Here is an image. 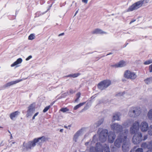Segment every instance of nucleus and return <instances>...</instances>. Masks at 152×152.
I'll return each mask as SVG.
<instances>
[{
    "mask_svg": "<svg viewBox=\"0 0 152 152\" xmlns=\"http://www.w3.org/2000/svg\"><path fill=\"white\" fill-rule=\"evenodd\" d=\"M111 129L114 132L118 133L120 132L118 137L115 140L114 144L117 147H120L123 142L122 149L123 151L126 152L129 150L130 143L127 136L128 133V130L125 129L122 131V126L117 123H113L111 124Z\"/></svg>",
    "mask_w": 152,
    "mask_h": 152,
    "instance_id": "obj_1",
    "label": "nucleus"
},
{
    "mask_svg": "<svg viewBox=\"0 0 152 152\" xmlns=\"http://www.w3.org/2000/svg\"><path fill=\"white\" fill-rule=\"evenodd\" d=\"M85 145L88 148H89L90 152H103V149L105 152L110 151L109 145L107 144L102 145L99 142H97L95 136L93 137L91 141L86 142Z\"/></svg>",
    "mask_w": 152,
    "mask_h": 152,
    "instance_id": "obj_2",
    "label": "nucleus"
},
{
    "mask_svg": "<svg viewBox=\"0 0 152 152\" xmlns=\"http://www.w3.org/2000/svg\"><path fill=\"white\" fill-rule=\"evenodd\" d=\"M139 129V123L138 121H136L133 123L130 128V131L131 134H134L132 138V140L133 142L135 144L139 143L142 140V133L139 132L136 134Z\"/></svg>",
    "mask_w": 152,
    "mask_h": 152,
    "instance_id": "obj_3",
    "label": "nucleus"
},
{
    "mask_svg": "<svg viewBox=\"0 0 152 152\" xmlns=\"http://www.w3.org/2000/svg\"><path fill=\"white\" fill-rule=\"evenodd\" d=\"M97 133L99 135L100 141L102 142L106 140L107 136H108V140L110 143H112L115 139L116 135L115 133L112 132H110L108 134V131L106 129H99Z\"/></svg>",
    "mask_w": 152,
    "mask_h": 152,
    "instance_id": "obj_4",
    "label": "nucleus"
},
{
    "mask_svg": "<svg viewBox=\"0 0 152 152\" xmlns=\"http://www.w3.org/2000/svg\"><path fill=\"white\" fill-rule=\"evenodd\" d=\"M149 0H140L138 1L129 7L127 10L128 12L132 11L137 10L141 7L143 4L148 3Z\"/></svg>",
    "mask_w": 152,
    "mask_h": 152,
    "instance_id": "obj_5",
    "label": "nucleus"
},
{
    "mask_svg": "<svg viewBox=\"0 0 152 152\" xmlns=\"http://www.w3.org/2000/svg\"><path fill=\"white\" fill-rule=\"evenodd\" d=\"M141 113V109L137 107H132L130 109L128 115L131 117H135Z\"/></svg>",
    "mask_w": 152,
    "mask_h": 152,
    "instance_id": "obj_6",
    "label": "nucleus"
},
{
    "mask_svg": "<svg viewBox=\"0 0 152 152\" xmlns=\"http://www.w3.org/2000/svg\"><path fill=\"white\" fill-rule=\"evenodd\" d=\"M111 84V82L110 80H105L99 83L97 86L99 89L102 90L107 88Z\"/></svg>",
    "mask_w": 152,
    "mask_h": 152,
    "instance_id": "obj_7",
    "label": "nucleus"
},
{
    "mask_svg": "<svg viewBox=\"0 0 152 152\" xmlns=\"http://www.w3.org/2000/svg\"><path fill=\"white\" fill-rule=\"evenodd\" d=\"M36 145L34 140L33 141L30 142L28 143L24 142L22 147V150L24 151H26L29 149H31Z\"/></svg>",
    "mask_w": 152,
    "mask_h": 152,
    "instance_id": "obj_8",
    "label": "nucleus"
},
{
    "mask_svg": "<svg viewBox=\"0 0 152 152\" xmlns=\"http://www.w3.org/2000/svg\"><path fill=\"white\" fill-rule=\"evenodd\" d=\"M124 77L127 79L134 80L137 77L136 74L133 72L129 70H126L124 73Z\"/></svg>",
    "mask_w": 152,
    "mask_h": 152,
    "instance_id": "obj_9",
    "label": "nucleus"
},
{
    "mask_svg": "<svg viewBox=\"0 0 152 152\" xmlns=\"http://www.w3.org/2000/svg\"><path fill=\"white\" fill-rule=\"evenodd\" d=\"M86 128H82L75 133L73 138V140L75 142H77L79 137L83 134L86 131Z\"/></svg>",
    "mask_w": 152,
    "mask_h": 152,
    "instance_id": "obj_10",
    "label": "nucleus"
},
{
    "mask_svg": "<svg viewBox=\"0 0 152 152\" xmlns=\"http://www.w3.org/2000/svg\"><path fill=\"white\" fill-rule=\"evenodd\" d=\"M141 131L143 132L147 131L148 129V123L145 121H143L139 125Z\"/></svg>",
    "mask_w": 152,
    "mask_h": 152,
    "instance_id": "obj_11",
    "label": "nucleus"
},
{
    "mask_svg": "<svg viewBox=\"0 0 152 152\" xmlns=\"http://www.w3.org/2000/svg\"><path fill=\"white\" fill-rule=\"evenodd\" d=\"M35 110V108L34 105L33 104L30 105L28 107V110L26 115V116L28 117L31 116L34 112Z\"/></svg>",
    "mask_w": 152,
    "mask_h": 152,
    "instance_id": "obj_12",
    "label": "nucleus"
},
{
    "mask_svg": "<svg viewBox=\"0 0 152 152\" xmlns=\"http://www.w3.org/2000/svg\"><path fill=\"white\" fill-rule=\"evenodd\" d=\"M104 119L102 118L96 122L94 125H92L91 128L92 129V130L91 132L95 130L96 128L102 123Z\"/></svg>",
    "mask_w": 152,
    "mask_h": 152,
    "instance_id": "obj_13",
    "label": "nucleus"
},
{
    "mask_svg": "<svg viewBox=\"0 0 152 152\" xmlns=\"http://www.w3.org/2000/svg\"><path fill=\"white\" fill-rule=\"evenodd\" d=\"M22 81V80L20 79L18 80L15 81H11L4 85L3 86V88L4 89H5L6 88H9L10 87V86L15 84H16Z\"/></svg>",
    "mask_w": 152,
    "mask_h": 152,
    "instance_id": "obj_14",
    "label": "nucleus"
},
{
    "mask_svg": "<svg viewBox=\"0 0 152 152\" xmlns=\"http://www.w3.org/2000/svg\"><path fill=\"white\" fill-rule=\"evenodd\" d=\"M47 140L46 138L44 136L38 138L37 139H35L34 140L36 145V144L38 143L39 145H40L41 143L45 142Z\"/></svg>",
    "mask_w": 152,
    "mask_h": 152,
    "instance_id": "obj_15",
    "label": "nucleus"
},
{
    "mask_svg": "<svg viewBox=\"0 0 152 152\" xmlns=\"http://www.w3.org/2000/svg\"><path fill=\"white\" fill-rule=\"evenodd\" d=\"M126 64V63L125 61H121L118 63L112 65V66L115 67H121L125 66Z\"/></svg>",
    "mask_w": 152,
    "mask_h": 152,
    "instance_id": "obj_16",
    "label": "nucleus"
},
{
    "mask_svg": "<svg viewBox=\"0 0 152 152\" xmlns=\"http://www.w3.org/2000/svg\"><path fill=\"white\" fill-rule=\"evenodd\" d=\"M120 115L121 114L119 113H117L114 114L113 117L112 121L113 122L115 120L119 121L120 119Z\"/></svg>",
    "mask_w": 152,
    "mask_h": 152,
    "instance_id": "obj_17",
    "label": "nucleus"
},
{
    "mask_svg": "<svg viewBox=\"0 0 152 152\" xmlns=\"http://www.w3.org/2000/svg\"><path fill=\"white\" fill-rule=\"evenodd\" d=\"M92 33L93 34H103L107 33L100 29H96L92 31Z\"/></svg>",
    "mask_w": 152,
    "mask_h": 152,
    "instance_id": "obj_18",
    "label": "nucleus"
},
{
    "mask_svg": "<svg viewBox=\"0 0 152 152\" xmlns=\"http://www.w3.org/2000/svg\"><path fill=\"white\" fill-rule=\"evenodd\" d=\"M22 61V58H20L18 59L17 60L11 65L12 67H14L18 64H20Z\"/></svg>",
    "mask_w": 152,
    "mask_h": 152,
    "instance_id": "obj_19",
    "label": "nucleus"
},
{
    "mask_svg": "<svg viewBox=\"0 0 152 152\" xmlns=\"http://www.w3.org/2000/svg\"><path fill=\"white\" fill-rule=\"evenodd\" d=\"M134 121V120L132 119H130L128 120L126 122L123 123V125L125 127H128Z\"/></svg>",
    "mask_w": 152,
    "mask_h": 152,
    "instance_id": "obj_20",
    "label": "nucleus"
},
{
    "mask_svg": "<svg viewBox=\"0 0 152 152\" xmlns=\"http://www.w3.org/2000/svg\"><path fill=\"white\" fill-rule=\"evenodd\" d=\"M19 113L18 111H16L11 113L10 115V118L12 120H14V118L18 115Z\"/></svg>",
    "mask_w": 152,
    "mask_h": 152,
    "instance_id": "obj_21",
    "label": "nucleus"
},
{
    "mask_svg": "<svg viewBox=\"0 0 152 152\" xmlns=\"http://www.w3.org/2000/svg\"><path fill=\"white\" fill-rule=\"evenodd\" d=\"M141 147L143 148H147L148 149V148L149 147L148 145V142L143 143L141 145Z\"/></svg>",
    "mask_w": 152,
    "mask_h": 152,
    "instance_id": "obj_22",
    "label": "nucleus"
},
{
    "mask_svg": "<svg viewBox=\"0 0 152 152\" xmlns=\"http://www.w3.org/2000/svg\"><path fill=\"white\" fill-rule=\"evenodd\" d=\"M80 74L79 73H75L66 76V77H72L74 78L77 77Z\"/></svg>",
    "mask_w": 152,
    "mask_h": 152,
    "instance_id": "obj_23",
    "label": "nucleus"
},
{
    "mask_svg": "<svg viewBox=\"0 0 152 152\" xmlns=\"http://www.w3.org/2000/svg\"><path fill=\"white\" fill-rule=\"evenodd\" d=\"M148 145L149 147L148 148L149 150L146 152H152V140L148 142Z\"/></svg>",
    "mask_w": 152,
    "mask_h": 152,
    "instance_id": "obj_24",
    "label": "nucleus"
},
{
    "mask_svg": "<svg viewBox=\"0 0 152 152\" xmlns=\"http://www.w3.org/2000/svg\"><path fill=\"white\" fill-rule=\"evenodd\" d=\"M144 81L147 84H149L152 82V77L148 78L144 80Z\"/></svg>",
    "mask_w": 152,
    "mask_h": 152,
    "instance_id": "obj_25",
    "label": "nucleus"
},
{
    "mask_svg": "<svg viewBox=\"0 0 152 152\" xmlns=\"http://www.w3.org/2000/svg\"><path fill=\"white\" fill-rule=\"evenodd\" d=\"M86 103V102H84L81 103H80L79 104L77 105L76 106H75L74 108V110H76L81 106L83 105L84 104H85Z\"/></svg>",
    "mask_w": 152,
    "mask_h": 152,
    "instance_id": "obj_26",
    "label": "nucleus"
},
{
    "mask_svg": "<svg viewBox=\"0 0 152 152\" xmlns=\"http://www.w3.org/2000/svg\"><path fill=\"white\" fill-rule=\"evenodd\" d=\"M148 116L149 119H152V109L150 110L148 114Z\"/></svg>",
    "mask_w": 152,
    "mask_h": 152,
    "instance_id": "obj_27",
    "label": "nucleus"
},
{
    "mask_svg": "<svg viewBox=\"0 0 152 152\" xmlns=\"http://www.w3.org/2000/svg\"><path fill=\"white\" fill-rule=\"evenodd\" d=\"M60 111L63 113H64L68 111L69 110L66 107L62 108L60 109Z\"/></svg>",
    "mask_w": 152,
    "mask_h": 152,
    "instance_id": "obj_28",
    "label": "nucleus"
},
{
    "mask_svg": "<svg viewBox=\"0 0 152 152\" xmlns=\"http://www.w3.org/2000/svg\"><path fill=\"white\" fill-rule=\"evenodd\" d=\"M80 94H81L80 92H78L76 94L77 98L75 100V102H77L78 101L79 98L80 97Z\"/></svg>",
    "mask_w": 152,
    "mask_h": 152,
    "instance_id": "obj_29",
    "label": "nucleus"
},
{
    "mask_svg": "<svg viewBox=\"0 0 152 152\" xmlns=\"http://www.w3.org/2000/svg\"><path fill=\"white\" fill-rule=\"evenodd\" d=\"M35 36L33 34H31L28 37V39L29 40H32L34 38Z\"/></svg>",
    "mask_w": 152,
    "mask_h": 152,
    "instance_id": "obj_30",
    "label": "nucleus"
},
{
    "mask_svg": "<svg viewBox=\"0 0 152 152\" xmlns=\"http://www.w3.org/2000/svg\"><path fill=\"white\" fill-rule=\"evenodd\" d=\"M152 63V60H147L144 63L145 65H148Z\"/></svg>",
    "mask_w": 152,
    "mask_h": 152,
    "instance_id": "obj_31",
    "label": "nucleus"
},
{
    "mask_svg": "<svg viewBox=\"0 0 152 152\" xmlns=\"http://www.w3.org/2000/svg\"><path fill=\"white\" fill-rule=\"evenodd\" d=\"M148 133L149 135H152V125L150 126V129L148 132Z\"/></svg>",
    "mask_w": 152,
    "mask_h": 152,
    "instance_id": "obj_32",
    "label": "nucleus"
},
{
    "mask_svg": "<svg viewBox=\"0 0 152 152\" xmlns=\"http://www.w3.org/2000/svg\"><path fill=\"white\" fill-rule=\"evenodd\" d=\"M50 106H48L46 107L43 110V112L44 113H45L46 112L48 109L50 108Z\"/></svg>",
    "mask_w": 152,
    "mask_h": 152,
    "instance_id": "obj_33",
    "label": "nucleus"
},
{
    "mask_svg": "<svg viewBox=\"0 0 152 152\" xmlns=\"http://www.w3.org/2000/svg\"><path fill=\"white\" fill-rule=\"evenodd\" d=\"M135 152H143V150L141 148H138L136 150Z\"/></svg>",
    "mask_w": 152,
    "mask_h": 152,
    "instance_id": "obj_34",
    "label": "nucleus"
},
{
    "mask_svg": "<svg viewBox=\"0 0 152 152\" xmlns=\"http://www.w3.org/2000/svg\"><path fill=\"white\" fill-rule=\"evenodd\" d=\"M125 93L124 92H123L122 93V92H120L118 93L117 94V96H123L124 94Z\"/></svg>",
    "mask_w": 152,
    "mask_h": 152,
    "instance_id": "obj_35",
    "label": "nucleus"
},
{
    "mask_svg": "<svg viewBox=\"0 0 152 152\" xmlns=\"http://www.w3.org/2000/svg\"><path fill=\"white\" fill-rule=\"evenodd\" d=\"M39 114V112H37L32 117V119L34 120L35 119V117L37 115H38Z\"/></svg>",
    "mask_w": 152,
    "mask_h": 152,
    "instance_id": "obj_36",
    "label": "nucleus"
},
{
    "mask_svg": "<svg viewBox=\"0 0 152 152\" xmlns=\"http://www.w3.org/2000/svg\"><path fill=\"white\" fill-rule=\"evenodd\" d=\"M71 125H69L68 126H64V127L66 129H70V128L71 127Z\"/></svg>",
    "mask_w": 152,
    "mask_h": 152,
    "instance_id": "obj_37",
    "label": "nucleus"
},
{
    "mask_svg": "<svg viewBox=\"0 0 152 152\" xmlns=\"http://www.w3.org/2000/svg\"><path fill=\"white\" fill-rule=\"evenodd\" d=\"M148 138V135H145L144 136H143V139H142V140H146Z\"/></svg>",
    "mask_w": 152,
    "mask_h": 152,
    "instance_id": "obj_38",
    "label": "nucleus"
},
{
    "mask_svg": "<svg viewBox=\"0 0 152 152\" xmlns=\"http://www.w3.org/2000/svg\"><path fill=\"white\" fill-rule=\"evenodd\" d=\"M149 69L150 72H152V64L149 66Z\"/></svg>",
    "mask_w": 152,
    "mask_h": 152,
    "instance_id": "obj_39",
    "label": "nucleus"
},
{
    "mask_svg": "<svg viewBox=\"0 0 152 152\" xmlns=\"http://www.w3.org/2000/svg\"><path fill=\"white\" fill-rule=\"evenodd\" d=\"M32 57V56H29L27 58H26V61H28Z\"/></svg>",
    "mask_w": 152,
    "mask_h": 152,
    "instance_id": "obj_40",
    "label": "nucleus"
},
{
    "mask_svg": "<svg viewBox=\"0 0 152 152\" xmlns=\"http://www.w3.org/2000/svg\"><path fill=\"white\" fill-rule=\"evenodd\" d=\"M88 1V0H82V2L85 4H87Z\"/></svg>",
    "mask_w": 152,
    "mask_h": 152,
    "instance_id": "obj_41",
    "label": "nucleus"
},
{
    "mask_svg": "<svg viewBox=\"0 0 152 152\" xmlns=\"http://www.w3.org/2000/svg\"><path fill=\"white\" fill-rule=\"evenodd\" d=\"M89 107V106H88V104L87 103L86 106H85L84 108V109L85 110L87 109Z\"/></svg>",
    "mask_w": 152,
    "mask_h": 152,
    "instance_id": "obj_42",
    "label": "nucleus"
},
{
    "mask_svg": "<svg viewBox=\"0 0 152 152\" xmlns=\"http://www.w3.org/2000/svg\"><path fill=\"white\" fill-rule=\"evenodd\" d=\"M69 91L70 93L72 94H73L75 93V91L72 89H70Z\"/></svg>",
    "mask_w": 152,
    "mask_h": 152,
    "instance_id": "obj_43",
    "label": "nucleus"
},
{
    "mask_svg": "<svg viewBox=\"0 0 152 152\" xmlns=\"http://www.w3.org/2000/svg\"><path fill=\"white\" fill-rule=\"evenodd\" d=\"M135 21V20H133L131 21L129 23V24H131V23H132L134 22Z\"/></svg>",
    "mask_w": 152,
    "mask_h": 152,
    "instance_id": "obj_44",
    "label": "nucleus"
},
{
    "mask_svg": "<svg viewBox=\"0 0 152 152\" xmlns=\"http://www.w3.org/2000/svg\"><path fill=\"white\" fill-rule=\"evenodd\" d=\"M64 33H61L60 34H59L58 35V36H62V35H64Z\"/></svg>",
    "mask_w": 152,
    "mask_h": 152,
    "instance_id": "obj_45",
    "label": "nucleus"
},
{
    "mask_svg": "<svg viewBox=\"0 0 152 152\" xmlns=\"http://www.w3.org/2000/svg\"><path fill=\"white\" fill-rule=\"evenodd\" d=\"M78 10L76 12H75V14L74 16H75L76 15V14L78 13Z\"/></svg>",
    "mask_w": 152,
    "mask_h": 152,
    "instance_id": "obj_46",
    "label": "nucleus"
},
{
    "mask_svg": "<svg viewBox=\"0 0 152 152\" xmlns=\"http://www.w3.org/2000/svg\"><path fill=\"white\" fill-rule=\"evenodd\" d=\"M63 129H61L60 130V132H63Z\"/></svg>",
    "mask_w": 152,
    "mask_h": 152,
    "instance_id": "obj_47",
    "label": "nucleus"
},
{
    "mask_svg": "<svg viewBox=\"0 0 152 152\" xmlns=\"http://www.w3.org/2000/svg\"><path fill=\"white\" fill-rule=\"evenodd\" d=\"M92 53L89 52V53H87L86 54L87 55H88V54H91V53Z\"/></svg>",
    "mask_w": 152,
    "mask_h": 152,
    "instance_id": "obj_48",
    "label": "nucleus"
},
{
    "mask_svg": "<svg viewBox=\"0 0 152 152\" xmlns=\"http://www.w3.org/2000/svg\"><path fill=\"white\" fill-rule=\"evenodd\" d=\"M12 135L11 134V136H10V139H12Z\"/></svg>",
    "mask_w": 152,
    "mask_h": 152,
    "instance_id": "obj_49",
    "label": "nucleus"
},
{
    "mask_svg": "<svg viewBox=\"0 0 152 152\" xmlns=\"http://www.w3.org/2000/svg\"><path fill=\"white\" fill-rule=\"evenodd\" d=\"M111 54H112V53H109V54H107L106 55H107H107H109Z\"/></svg>",
    "mask_w": 152,
    "mask_h": 152,
    "instance_id": "obj_50",
    "label": "nucleus"
},
{
    "mask_svg": "<svg viewBox=\"0 0 152 152\" xmlns=\"http://www.w3.org/2000/svg\"><path fill=\"white\" fill-rule=\"evenodd\" d=\"M128 44V43H127L125 45L124 47H126V45Z\"/></svg>",
    "mask_w": 152,
    "mask_h": 152,
    "instance_id": "obj_51",
    "label": "nucleus"
},
{
    "mask_svg": "<svg viewBox=\"0 0 152 152\" xmlns=\"http://www.w3.org/2000/svg\"><path fill=\"white\" fill-rule=\"evenodd\" d=\"M15 142H12V144H14L15 143Z\"/></svg>",
    "mask_w": 152,
    "mask_h": 152,
    "instance_id": "obj_52",
    "label": "nucleus"
},
{
    "mask_svg": "<svg viewBox=\"0 0 152 152\" xmlns=\"http://www.w3.org/2000/svg\"><path fill=\"white\" fill-rule=\"evenodd\" d=\"M8 131L10 133V134L11 133H10V131Z\"/></svg>",
    "mask_w": 152,
    "mask_h": 152,
    "instance_id": "obj_53",
    "label": "nucleus"
},
{
    "mask_svg": "<svg viewBox=\"0 0 152 152\" xmlns=\"http://www.w3.org/2000/svg\"><path fill=\"white\" fill-rule=\"evenodd\" d=\"M86 137V135H85L84 136V138H85Z\"/></svg>",
    "mask_w": 152,
    "mask_h": 152,
    "instance_id": "obj_54",
    "label": "nucleus"
},
{
    "mask_svg": "<svg viewBox=\"0 0 152 152\" xmlns=\"http://www.w3.org/2000/svg\"><path fill=\"white\" fill-rule=\"evenodd\" d=\"M0 128H2V127L1 126H0Z\"/></svg>",
    "mask_w": 152,
    "mask_h": 152,
    "instance_id": "obj_55",
    "label": "nucleus"
},
{
    "mask_svg": "<svg viewBox=\"0 0 152 152\" xmlns=\"http://www.w3.org/2000/svg\"><path fill=\"white\" fill-rule=\"evenodd\" d=\"M38 13H37H37H36V15H37V14Z\"/></svg>",
    "mask_w": 152,
    "mask_h": 152,
    "instance_id": "obj_56",
    "label": "nucleus"
}]
</instances>
